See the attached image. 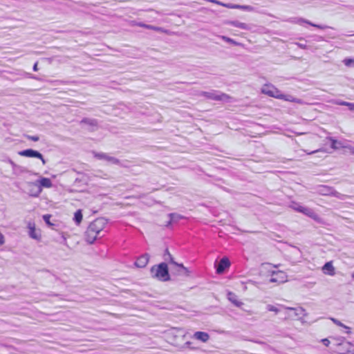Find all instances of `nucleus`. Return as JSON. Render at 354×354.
Listing matches in <instances>:
<instances>
[{
  "label": "nucleus",
  "mask_w": 354,
  "mask_h": 354,
  "mask_svg": "<svg viewBox=\"0 0 354 354\" xmlns=\"http://www.w3.org/2000/svg\"><path fill=\"white\" fill-rule=\"evenodd\" d=\"M106 224L102 218H98L92 221L85 232V240L88 243H93L98 234L104 230Z\"/></svg>",
  "instance_id": "f257e3e1"
},
{
  "label": "nucleus",
  "mask_w": 354,
  "mask_h": 354,
  "mask_svg": "<svg viewBox=\"0 0 354 354\" xmlns=\"http://www.w3.org/2000/svg\"><path fill=\"white\" fill-rule=\"evenodd\" d=\"M151 273L153 277L161 281H166L169 279L168 267L165 263H161L159 265L152 266Z\"/></svg>",
  "instance_id": "f03ea898"
},
{
  "label": "nucleus",
  "mask_w": 354,
  "mask_h": 354,
  "mask_svg": "<svg viewBox=\"0 0 354 354\" xmlns=\"http://www.w3.org/2000/svg\"><path fill=\"white\" fill-rule=\"evenodd\" d=\"M262 93L274 97L279 99V97H282V93L274 85L271 84H266L263 86L261 88Z\"/></svg>",
  "instance_id": "7ed1b4c3"
},
{
  "label": "nucleus",
  "mask_w": 354,
  "mask_h": 354,
  "mask_svg": "<svg viewBox=\"0 0 354 354\" xmlns=\"http://www.w3.org/2000/svg\"><path fill=\"white\" fill-rule=\"evenodd\" d=\"M290 207L292 209H294L295 211L302 213V214L313 218L314 220L318 219V216L312 209L305 207L304 206L299 205L295 202H292Z\"/></svg>",
  "instance_id": "20e7f679"
},
{
  "label": "nucleus",
  "mask_w": 354,
  "mask_h": 354,
  "mask_svg": "<svg viewBox=\"0 0 354 354\" xmlns=\"http://www.w3.org/2000/svg\"><path fill=\"white\" fill-rule=\"evenodd\" d=\"M288 281V275L286 272L282 270L272 271L270 281L278 284L285 283Z\"/></svg>",
  "instance_id": "39448f33"
},
{
  "label": "nucleus",
  "mask_w": 354,
  "mask_h": 354,
  "mask_svg": "<svg viewBox=\"0 0 354 354\" xmlns=\"http://www.w3.org/2000/svg\"><path fill=\"white\" fill-rule=\"evenodd\" d=\"M18 154L21 156L29 157V158H37L40 159L42 161L43 165L46 164V161L41 153L37 151H35L32 149H26L24 151H21L18 153Z\"/></svg>",
  "instance_id": "423d86ee"
},
{
  "label": "nucleus",
  "mask_w": 354,
  "mask_h": 354,
  "mask_svg": "<svg viewBox=\"0 0 354 354\" xmlns=\"http://www.w3.org/2000/svg\"><path fill=\"white\" fill-rule=\"evenodd\" d=\"M149 261V255L148 254H144L136 259L134 263L135 266L139 268H143L147 266Z\"/></svg>",
  "instance_id": "0eeeda50"
},
{
  "label": "nucleus",
  "mask_w": 354,
  "mask_h": 354,
  "mask_svg": "<svg viewBox=\"0 0 354 354\" xmlns=\"http://www.w3.org/2000/svg\"><path fill=\"white\" fill-rule=\"evenodd\" d=\"M203 95L207 98L214 100H228L231 98L230 95H228L225 93H221V95H216L214 93L205 92L203 93Z\"/></svg>",
  "instance_id": "6e6552de"
},
{
  "label": "nucleus",
  "mask_w": 354,
  "mask_h": 354,
  "mask_svg": "<svg viewBox=\"0 0 354 354\" xmlns=\"http://www.w3.org/2000/svg\"><path fill=\"white\" fill-rule=\"evenodd\" d=\"M230 266V262L229 259L227 257H223L220 260V261L216 267V272L218 274L223 273L224 272V270L226 268H228Z\"/></svg>",
  "instance_id": "1a4fd4ad"
},
{
  "label": "nucleus",
  "mask_w": 354,
  "mask_h": 354,
  "mask_svg": "<svg viewBox=\"0 0 354 354\" xmlns=\"http://www.w3.org/2000/svg\"><path fill=\"white\" fill-rule=\"evenodd\" d=\"M28 228L29 230V236L35 240H40L41 239V234L39 232H37L35 224L34 223H29L28 224Z\"/></svg>",
  "instance_id": "9d476101"
},
{
  "label": "nucleus",
  "mask_w": 354,
  "mask_h": 354,
  "mask_svg": "<svg viewBox=\"0 0 354 354\" xmlns=\"http://www.w3.org/2000/svg\"><path fill=\"white\" fill-rule=\"evenodd\" d=\"M322 271L325 274L333 276L335 274V270L333 266V261L326 263L322 267Z\"/></svg>",
  "instance_id": "9b49d317"
},
{
  "label": "nucleus",
  "mask_w": 354,
  "mask_h": 354,
  "mask_svg": "<svg viewBox=\"0 0 354 354\" xmlns=\"http://www.w3.org/2000/svg\"><path fill=\"white\" fill-rule=\"evenodd\" d=\"M227 299L237 307H241L243 305V302L239 299V297L232 292H229L227 293Z\"/></svg>",
  "instance_id": "f8f14e48"
},
{
  "label": "nucleus",
  "mask_w": 354,
  "mask_h": 354,
  "mask_svg": "<svg viewBox=\"0 0 354 354\" xmlns=\"http://www.w3.org/2000/svg\"><path fill=\"white\" fill-rule=\"evenodd\" d=\"M194 337L203 343L207 342L209 339V335L207 333L203 331H197L194 334Z\"/></svg>",
  "instance_id": "ddd939ff"
},
{
  "label": "nucleus",
  "mask_w": 354,
  "mask_h": 354,
  "mask_svg": "<svg viewBox=\"0 0 354 354\" xmlns=\"http://www.w3.org/2000/svg\"><path fill=\"white\" fill-rule=\"evenodd\" d=\"M131 24L133 26H137L149 29V30L160 31V32L162 31V29L160 27L153 26L147 25V24L140 23V22L132 21Z\"/></svg>",
  "instance_id": "4468645a"
},
{
  "label": "nucleus",
  "mask_w": 354,
  "mask_h": 354,
  "mask_svg": "<svg viewBox=\"0 0 354 354\" xmlns=\"http://www.w3.org/2000/svg\"><path fill=\"white\" fill-rule=\"evenodd\" d=\"M340 346L348 348L346 351H340L339 353L341 354H354V346L351 343L348 342L345 344H340Z\"/></svg>",
  "instance_id": "2eb2a0df"
},
{
  "label": "nucleus",
  "mask_w": 354,
  "mask_h": 354,
  "mask_svg": "<svg viewBox=\"0 0 354 354\" xmlns=\"http://www.w3.org/2000/svg\"><path fill=\"white\" fill-rule=\"evenodd\" d=\"M174 264L176 266L177 271L179 272V274H184L185 276H189V270L187 268H185L183 264H179L175 262H174Z\"/></svg>",
  "instance_id": "dca6fc26"
},
{
  "label": "nucleus",
  "mask_w": 354,
  "mask_h": 354,
  "mask_svg": "<svg viewBox=\"0 0 354 354\" xmlns=\"http://www.w3.org/2000/svg\"><path fill=\"white\" fill-rule=\"evenodd\" d=\"M83 219V214L82 209L77 210L74 214L73 220L77 225H80Z\"/></svg>",
  "instance_id": "f3484780"
},
{
  "label": "nucleus",
  "mask_w": 354,
  "mask_h": 354,
  "mask_svg": "<svg viewBox=\"0 0 354 354\" xmlns=\"http://www.w3.org/2000/svg\"><path fill=\"white\" fill-rule=\"evenodd\" d=\"M39 183H40V185L44 187L49 188V187H52V182H51L50 179L48 178H42L39 180Z\"/></svg>",
  "instance_id": "a211bd4d"
},
{
  "label": "nucleus",
  "mask_w": 354,
  "mask_h": 354,
  "mask_svg": "<svg viewBox=\"0 0 354 354\" xmlns=\"http://www.w3.org/2000/svg\"><path fill=\"white\" fill-rule=\"evenodd\" d=\"M282 97H279V99L283 100L285 101L292 102H298L299 101L292 95H286L282 93Z\"/></svg>",
  "instance_id": "6ab92c4d"
},
{
  "label": "nucleus",
  "mask_w": 354,
  "mask_h": 354,
  "mask_svg": "<svg viewBox=\"0 0 354 354\" xmlns=\"http://www.w3.org/2000/svg\"><path fill=\"white\" fill-rule=\"evenodd\" d=\"M232 24L234 26L241 28V29H244V30L248 29V26L245 23L234 21V22H232Z\"/></svg>",
  "instance_id": "aec40b11"
},
{
  "label": "nucleus",
  "mask_w": 354,
  "mask_h": 354,
  "mask_svg": "<svg viewBox=\"0 0 354 354\" xmlns=\"http://www.w3.org/2000/svg\"><path fill=\"white\" fill-rule=\"evenodd\" d=\"M331 321L335 324H336L337 326H341V327H343L345 329H348L350 330V327L348 326H346V325H344L343 323H342L340 321H339L338 319H335V318H331L330 319Z\"/></svg>",
  "instance_id": "412c9836"
},
{
  "label": "nucleus",
  "mask_w": 354,
  "mask_h": 354,
  "mask_svg": "<svg viewBox=\"0 0 354 354\" xmlns=\"http://www.w3.org/2000/svg\"><path fill=\"white\" fill-rule=\"evenodd\" d=\"M50 218H51L50 214H44L43 216V218H44V221L46 222V223L49 226H53V224L50 221Z\"/></svg>",
  "instance_id": "4be33fe9"
},
{
  "label": "nucleus",
  "mask_w": 354,
  "mask_h": 354,
  "mask_svg": "<svg viewBox=\"0 0 354 354\" xmlns=\"http://www.w3.org/2000/svg\"><path fill=\"white\" fill-rule=\"evenodd\" d=\"M337 104L341 105V106H346L350 110L351 107V105H352V103L348 102H345V101H339V102H337Z\"/></svg>",
  "instance_id": "5701e85b"
},
{
  "label": "nucleus",
  "mask_w": 354,
  "mask_h": 354,
  "mask_svg": "<svg viewBox=\"0 0 354 354\" xmlns=\"http://www.w3.org/2000/svg\"><path fill=\"white\" fill-rule=\"evenodd\" d=\"M222 39H223L224 41H227V42H228V43L232 44H234V45H238V44H238L236 41H235L234 39H231V38H229V37H227L223 36V37H222Z\"/></svg>",
  "instance_id": "b1692460"
},
{
  "label": "nucleus",
  "mask_w": 354,
  "mask_h": 354,
  "mask_svg": "<svg viewBox=\"0 0 354 354\" xmlns=\"http://www.w3.org/2000/svg\"><path fill=\"white\" fill-rule=\"evenodd\" d=\"M26 138L32 141L37 142L39 140V136H26Z\"/></svg>",
  "instance_id": "393cba45"
},
{
  "label": "nucleus",
  "mask_w": 354,
  "mask_h": 354,
  "mask_svg": "<svg viewBox=\"0 0 354 354\" xmlns=\"http://www.w3.org/2000/svg\"><path fill=\"white\" fill-rule=\"evenodd\" d=\"M305 22L307 23L308 24H309V25H310V26H312L313 27L317 28L319 29H324V27L322 26L315 24H313L312 22H310V21H305Z\"/></svg>",
  "instance_id": "a878e982"
},
{
  "label": "nucleus",
  "mask_w": 354,
  "mask_h": 354,
  "mask_svg": "<svg viewBox=\"0 0 354 354\" xmlns=\"http://www.w3.org/2000/svg\"><path fill=\"white\" fill-rule=\"evenodd\" d=\"M354 62V60L352 59H345L344 60V63L346 66H349L351 64Z\"/></svg>",
  "instance_id": "bb28decb"
},
{
  "label": "nucleus",
  "mask_w": 354,
  "mask_h": 354,
  "mask_svg": "<svg viewBox=\"0 0 354 354\" xmlns=\"http://www.w3.org/2000/svg\"><path fill=\"white\" fill-rule=\"evenodd\" d=\"M82 122L88 123V124H93V125L97 124V122L95 120H92V121L89 122V120L86 118L82 120Z\"/></svg>",
  "instance_id": "cd10ccee"
},
{
  "label": "nucleus",
  "mask_w": 354,
  "mask_h": 354,
  "mask_svg": "<svg viewBox=\"0 0 354 354\" xmlns=\"http://www.w3.org/2000/svg\"><path fill=\"white\" fill-rule=\"evenodd\" d=\"M5 243L4 236L0 232V245H3Z\"/></svg>",
  "instance_id": "c85d7f7f"
},
{
  "label": "nucleus",
  "mask_w": 354,
  "mask_h": 354,
  "mask_svg": "<svg viewBox=\"0 0 354 354\" xmlns=\"http://www.w3.org/2000/svg\"><path fill=\"white\" fill-rule=\"evenodd\" d=\"M322 342L326 346H328L330 344V341L326 338L322 339Z\"/></svg>",
  "instance_id": "c756f323"
},
{
  "label": "nucleus",
  "mask_w": 354,
  "mask_h": 354,
  "mask_svg": "<svg viewBox=\"0 0 354 354\" xmlns=\"http://www.w3.org/2000/svg\"><path fill=\"white\" fill-rule=\"evenodd\" d=\"M268 310L270 311H274V312H277L278 311L277 309L274 306H270L268 307Z\"/></svg>",
  "instance_id": "7c9ffc66"
},
{
  "label": "nucleus",
  "mask_w": 354,
  "mask_h": 354,
  "mask_svg": "<svg viewBox=\"0 0 354 354\" xmlns=\"http://www.w3.org/2000/svg\"><path fill=\"white\" fill-rule=\"evenodd\" d=\"M33 71H38V62H36L33 66Z\"/></svg>",
  "instance_id": "2f4dec72"
},
{
  "label": "nucleus",
  "mask_w": 354,
  "mask_h": 354,
  "mask_svg": "<svg viewBox=\"0 0 354 354\" xmlns=\"http://www.w3.org/2000/svg\"><path fill=\"white\" fill-rule=\"evenodd\" d=\"M172 216H173V214H169V216L171 217V218H172ZM171 223V219H170V221L168 222V223L166 225V226L170 225Z\"/></svg>",
  "instance_id": "473e14b6"
},
{
  "label": "nucleus",
  "mask_w": 354,
  "mask_h": 354,
  "mask_svg": "<svg viewBox=\"0 0 354 354\" xmlns=\"http://www.w3.org/2000/svg\"><path fill=\"white\" fill-rule=\"evenodd\" d=\"M97 157H99L100 158H104L105 155L104 154H98V155H96Z\"/></svg>",
  "instance_id": "72a5a7b5"
},
{
  "label": "nucleus",
  "mask_w": 354,
  "mask_h": 354,
  "mask_svg": "<svg viewBox=\"0 0 354 354\" xmlns=\"http://www.w3.org/2000/svg\"><path fill=\"white\" fill-rule=\"evenodd\" d=\"M350 111H353V112H354V103H352V105H351V107Z\"/></svg>",
  "instance_id": "f704fd0d"
},
{
  "label": "nucleus",
  "mask_w": 354,
  "mask_h": 354,
  "mask_svg": "<svg viewBox=\"0 0 354 354\" xmlns=\"http://www.w3.org/2000/svg\"><path fill=\"white\" fill-rule=\"evenodd\" d=\"M298 46L302 48H305L306 46L304 45H302V44H298Z\"/></svg>",
  "instance_id": "c9c22d12"
},
{
  "label": "nucleus",
  "mask_w": 354,
  "mask_h": 354,
  "mask_svg": "<svg viewBox=\"0 0 354 354\" xmlns=\"http://www.w3.org/2000/svg\"><path fill=\"white\" fill-rule=\"evenodd\" d=\"M351 333V329H346V333L350 334Z\"/></svg>",
  "instance_id": "e433bc0d"
}]
</instances>
